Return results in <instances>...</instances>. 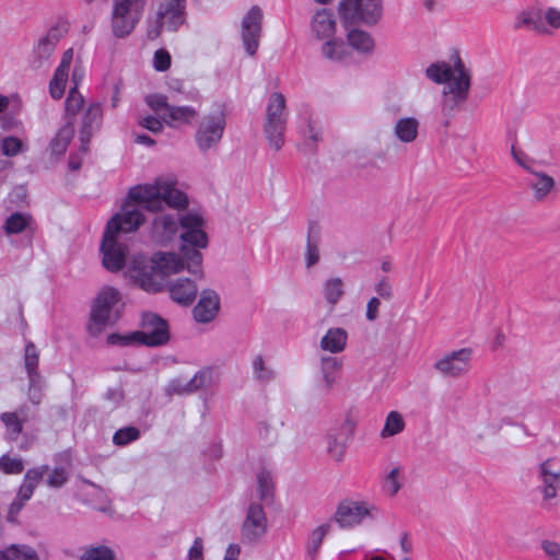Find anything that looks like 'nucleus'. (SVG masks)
<instances>
[{
    "label": "nucleus",
    "instance_id": "nucleus-31",
    "mask_svg": "<svg viewBox=\"0 0 560 560\" xmlns=\"http://www.w3.org/2000/svg\"><path fill=\"white\" fill-rule=\"evenodd\" d=\"M342 368V360L336 357L325 355L320 358V372L324 385L330 389L337 382V373Z\"/></svg>",
    "mask_w": 560,
    "mask_h": 560
},
{
    "label": "nucleus",
    "instance_id": "nucleus-41",
    "mask_svg": "<svg viewBox=\"0 0 560 560\" xmlns=\"http://www.w3.org/2000/svg\"><path fill=\"white\" fill-rule=\"evenodd\" d=\"M213 381V370L211 368H203L198 371L190 380V388H192L194 393L198 389L208 387L212 384Z\"/></svg>",
    "mask_w": 560,
    "mask_h": 560
},
{
    "label": "nucleus",
    "instance_id": "nucleus-19",
    "mask_svg": "<svg viewBox=\"0 0 560 560\" xmlns=\"http://www.w3.org/2000/svg\"><path fill=\"white\" fill-rule=\"evenodd\" d=\"M102 118L103 110L101 104L92 103L83 115L82 124L79 130V139L81 142L80 150L83 153L88 152L91 137L93 132L100 128Z\"/></svg>",
    "mask_w": 560,
    "mask_h": 560
},
{
    "label": "nucleus",
    "instance_id": "nucleus-2",
    "mask_svg": "<svg viewBox=\"0 0 560 560\" xmlns=\"http://www.w3.org/2000/svg\"><path fill=\"white\" fill-rule=\"evenodd\" d=\"M129 201L151 212L161 211L164 205L175 209H185L188 205L186 194L177 189L172 182L156 179L153 184L133 186L129 189L127 201L121 206L120 211L106 224L109 225L115 221V226L110 231L116 237L137 231L144 222L143 213Z\"/></svg>",
    "mask_w": 560,
    "mask_h": 560
},
{
    "label": "nucleus",
    "instance_id": "nucleus-17",
    "mask_svg": "<svg viewBox=\"0 0 560 560\" xmlns=\"http://www.w3.org/2000/svg\"><path fill=\"white\" fill-rule=\"evenodd\" d=\"M179 220L171 214L158 215L153 219L150 228L151 240L161 246L172 242L178 232Z\"/></svg>",
    "mask_w": 560,
    "mask_h": 560
},
{
    "label": "nucleus",
    "instance_id": "nucleus-4",
    "mask_svg": "<svg viewBox=\"0 0 560 560\" xmlns=\"http://www.w3.org/2000/svg\"><path fill=\"white\" fill-rule=\"evenodd\" d=\"M125 303L118 290L113 287H106L94 298L89 319L86 322V331L90 337L97 338L107 329L115 325L121 317Z\"/></svg>",
    "mask_w": 560,
    "mask_h": 560
},
{
    "label": "nucleus",
    "instance_id": "nucleus-30",
    "mask_svg": "<svg viewBox=\"0 0 560 560\" xmlns=\"http://www.w3.org/2000/svg\"><path fill=\"white\" fill-rule=\"evenodd\" d=\"M349 45L362 55H370L373 52L375 43L371 34L359 28H352L347 34Z\"/></svg>",
    "mask_w": 560,
    "mask_h": 560
},
{
    "label": "nucleus",
    "instance_id": "nucleus-43",
    "mask_svg": "<svg viewBox=\"0 0 560 560\" xmlns=\"http://www.w3.org/2000/svg\"><path fill=\"white\" fill-rule=\"evenodd\" d=\"M0 470L8 475H18L24 470V463L21 458L5 454L0 457Z\"/></svg>",
    "mask_w": 560,
    "mask_h": 560
},
{
    "label": "nucleus",
    "instance_id": "nucleus-20",
    "mask_svg": "<svg viewBox=\"0 0 560 560\" xmlns=\"http://www.w3.org/2000/svg\"><path fill=\"white\" fill-rule=\"evenodd\" d=\"M28 420V407L20 406L14 411H5L0 415V421L4 425V439L14 442L23 432V427Z\"/></svg>",
    "mask_w": 560,
    "mask_h": 560
},
{
    "label": "nucleus",
    "instance_id": "nucleus-33",
    "mask_svg": "<svg viewBox=\"0 0 560 560\" xmlns=\"http://www.w3.org/2000/svg\"><path fill=\"white\" fill-rule=\"evenodd\" d=\"M74 135V128L71 122L63 125L50 141L51 153L56 155L63 154L70 144Z\"/></svg>",
    "mask_w": 560,
    "mask_h": 560
},
{
    "label": "nucleus",
    "instance_id": "nucleus-63",
    "mask_svg": "<svg viewBox=\"0 0 560 560\" xmlns=\"http://www.w3.org/2000/svg\"><path fill=\"white\" fill-rule=\"evenodd\" d=\"M544 20L546 26L549 25L552 28H560V10L556 8H548L544 12Z\"/></svg>",
    "mask_w": 560,
    "mask_h": 560
},
{
    "label": "nucleus",
    "instance_id": "nucleus-22",
    "mask_svg": "<svg viewBox=\"0 0 560 560\" xmlns=\"http://www.w3.org/2000/svg\"><path fill=\"white\" fill-rule=\"evenodd\" d=\"M219 296L214 291H202L199 302L194 308V317L199 323H209L218 314Z\"/></svg>",
    "mask_w": 560,
    "mask_h": 560
},
{
    "label": "nucleus",
    "instance_id": "nucleus-46",
    "mask_svg": "<svg viewBox=\"0 0 560 560\" xmlns=\"http://www.w3.org/2000/svg\"><path fill=\"white\" fill-rule=\"evenodd\" d=\"M1 151L5 156H15L24 151V144L21 139L9 136L1 140Z\"/></svg>",
    "mask_w": 560,
    "mask_h": 560
},
{
    "label": "nucleus",
    "instance_id": "nucleus-44",
    "mask_svg": "<svg viewBox=\"0 0 560 560\" xmlns=\"http://www.w3.org/2000/svg\"><path fill=\"white\" fill-rule=\"evenodd\" d=\"M80 560H114V552L105 546L91 547L82 553Z\"/></svg>",
    "mask_w": 560,
    "mask_h": 560
},
{
    "label": "nucleus",
    "instance_id": "nucleus-15",
    "mask_svg": "<svg viewBox=\"0 0 560 560\" xmlns=\"http://www.w3.org/2000/svg\"><path fill=\"white\" fill-rule=\"evenodd\" d=\"M262 11L254 5L249 9L242 22V40L246 52L254 56L259 46L261 35Z\"/></svg>",
    "mask_w": 560,
    "mask_h": 560
},
{
    "label": "nucleus",
    "instance_id": "nucleus-64",
    "mask_svg": "<svg viewBox=\"0 0 560 560\" xmlns=\"http://www.w3.org/2000/svg\"><path fill=\"white\" fill-rule=\"evenodd\" d=\"M188 560H205L202 539L197 537L188 551Z\"/></svg>",
    "mask_w": 560,
    "mask_h": 560
},
{
    "label": "nucleus",
    "instance_id": "nucleus-1",
    "mask_svg": "<svg viewBox=\"0 0 560 560\" xmlns=\"http://www.w3.org/2000/svg\"><path fill=\"white\" fill-rule=\"evenodd\" d=\"M115 221L105 226L100 246L103 267L110 272L126 268L131 280L165 279L182 271L184 265L174 252L158 250L153 254L135 253L127 256L128 246L112 235Z\"/></svg>",
    "mask_w": 560,
    "mask_h": 560
},
{
    "label": "nucleus",
    "instance_id": "nucleus-28",
    "mask_svg": "<svg viewBox=\"0 0 560 560\" xmlns=\"http://www.w3.org/2000/svg\"><path fill=\"white\" fill-rule=\"evenodd\" d=\"M529 173L533 175V178L529 179L527 184L534 192V198L537 201L545 200L556 186L555 179L548 174L536 170H529Z\"/></svg>",
    "mask_w": 560,
    "mask_h": 560
},
{
    "label": "nucleus",
    "instance_id": "nucleus-37",
    "mask_svg": "<svg viewBox=\"0 0 560 560\" xmlns=\"http://www.w3.org/2000/svg\"><path fill=\"white\" fill-rule=\"evenodd\" d=\"M405 420L398 411H390L385 420L384 428L381 431L382 438L394 436L405 429Z\"/></svg>",
    "mask_w": 560,
    "mask_h": 560
},
{
    "label": "nucleus",
    "instance_id": "nucleus-45",
    "mask_svg": "<svg viewBox=\"0 0 560 560\" xmlns=\"http://www.w3.org/2000/svg\"><path fill=\"white\" fill-rule=\"evenodd\" d=\"M84 98L75 88H70L65 102L67 115L74 116L83 106Z\"/></svg>",
    "mask_w": 560,
    "mask_h": 560
},
{
    "label": "nucleus",
    "instance_id": "nucleus-59",
    "mask_svg": "<svg viewBox=\"0 0 560 560\" xmlns=\"http://www.w3.org/2000/svg\"><path fill=\"white\" fill-rule=\"evenodd\" d=\"M153 66L156 71H166L171 67V55L165 49H159L154 54Z\"/></svg>",
    "mask_w": 560,
    "mask_h": 560
},
{
    "label": "nucleus",
    "instance_id": "nucleus-18",
    "mask_svg": "<svg viewBox=\"0 0 560 560\" xmlns=\"http://www.w3.org/2000/svg\"><path fill=\"white\" fill-rule=\"evenodd\" d=\"M444 93L456 95L459 101H467L471 84V75L459 57L454 62V74Z\"/></svg>",
    "mask_w": 560,
    "mask_h": 560
},
{
    "label": "nucleus",
    "instance_id": "nucleus-58",
    "mask_svg": "<svg viewBox=\"0 0 560 560\" xmlns=\"http://www.w3.org/2000/svg\"><path fill=\"white\" fill-rule=\"evenodd\" d=\"M170 89L172 91H176L182 94L183 100L191 101V102H200L201 95L197 89H190L189 91H184L183 84L179 81H174L170 83Z\"/></svg>",
    "mask_w": 560,
    "mask_h": 560
},
{
    "label": "nucleus",
    "instance_id": "nucleus-50",
    "mask_svg": "<svg viewBox=\"0 0 560 560\" xmlns=\"http://www.w3.org/2000/svg\"><path fill=\"white\" fill-rule=\"evenodd\" d=\"M260 499L267 501L272 492V479L268 471H260L257 476Z\"/></svg>",
    "mask_w": 560,
    "mask_h": 560
},
{
    "label": "nucleus",
    "instance_id": "nucleus-27",
    "mask_svg": "<svg viewBox=\"0 0 560 560\" xmlns=\"http://www.w3.org/2000/svg\"><path fill=\"white\" fill-rule=\"evenodd\" d=\"M47 472V465L28 469L24 476L22 485L19 488L16 498L24 502L28 501L32 498L34 490L40 482L43 476Z\"/></svg>",
    "mask_w": 560,
    "mask_h": 560
},
{
    "label": "nucleus",
    "instance_id": "nucleus-16",
    "mask_svg": "<svg viewBox=\"0 0 560 560\" xmlns=\"http://www.w3.org/2000/svg\"><path fill=\"white\" fill-rule=\"evenodd\" d=\"M266 532L267 516L264 508L258 503H252L242 526V534L248 541H255L262 537Z\"/></svg>",
    "mask_w": 560,
    "mask_h": 560
},
{
    "label": "nucleus",
    "instance_id": "nucleus-26",
    "mask_svg": "<svg viewBox=\"0 0 560 560\" xmlns=\"http://www.w3.org/2000/svg\"><path fill=\"white\" fill-rule=\"evenodd\" d=\"M348 341V334L343 328L334 327L329 328L322 337L319 347L323 351L332 354L342 352L346 349Z\"/></svg>",
    "mask_w": 560,
    "mask_h": 560
},
{
    "label": "nucleus",
    "instance_id": "nucleus-12",
    "mask_svg": "<svg viewBox=\"0 0 560 560\" xmlns=\"http://www.w3.org/2000/svg\"><path fill=\"white\" fill-rule=\"evenodd\" d=\"M141 328L136 331L138 343L156 347L166 343L170 339L166 322L154 313H143Z\"/></svg>",
    "mask_w": 560,
    "mask_h": 560
},
{
    "label": "nucleus",
    "instance_id": "nucleus-24",
    "mask_svg": "<svg viewBox=\"0 0 560 560\" xmlns=\"http://www.w3.org/2000/svg\"><path fill=\"white\" fill-rule=\"evenodd\" d=\"M522 27H530L540 34L549 32L544 20V11L540 8H529L516 16L514 28Z\"/></svg>",
    "mask_w": 560,
    "mask_h": 560
},
{
    "label": "nucleus",
    "instance_id": "nucleus-10",
    "mask_svg": "<svg viewBox=\"0 0 560 560\" xmlns=\"http://www.w3.org/2000/svg\"><path fill=\"white\" fill-rule=\"evenodd\" d=\"M68 33V23L57 21L33 45L30 67L34 70L48 65L59 40Z\"/></svg>",
    "mask_w": 560,
    "mask_h": 560
},
{
    "label": "nucleus",
    "instance_id": "nucleus-60",
    "mask_svg": "<svg viewBox=\"0 0 560 560\" xmlns=\"http://www.w3.org/2000/svg\"><path fill=\"white\" fill-rule=\"evenodd\" d=\"M346 445L339 442L336 438L330 436L328 440V453L336 460L340 462L343 458Z\"/></svg>",
    "mask_w": 560,
    "mask_h": 560
},
{
    "label": "nucleus",
    "instance_id": "nucleus-14",
    "mask_svg": "<svg viewBox=\"0 0 560 560\" xmlns=\"http://www.w3.org/2000/svg\"><path fill=\"white\" fill-rule=\"evenodd\" d=\"M539 478L541 481L542 505L547 509L553 506L552 500L560 493V464L547 459L540 465Z\"/></svg>",
    "mask_w": 560,
    "mask_h": 560
},
{
    "label": "nucleus",
    "instance_id": "nucleus-52",
    "mask_svg": "<svg viewBox=\"0 0 560 560\" xmlns=\"http://www.w3.org/2000/svg\"><path fill=\"white\" fill-rule=\"evenodd\" d=\"M163 117L159 118L152 115L139 117L138 125L152 133H161L163 131Z\"/></svg>",
    "mask_w": 560,
    "mask_h": 560
},
{
    "label": "nucleus",
    "instance_id": "nucleus-55",
    "mask_svg": "<svg viewBox=\"0 0 560 560\" xmlns=\"http://www.w3.org/2000/svg\"><path fill=\"white\" fill-rule=\"evenodd\" d=\"M190 382L182 378H175L167 385L166 392L168 395H185L194 393L190 388Z\"/></svg>",
    "mask_w": 560,
    "mask_h": 560
},
{
    "label": "nucleus",
    "instance_id": "nucleus-40",
    "mask_svg": "<svg viewBox=\"0 0 560 560\" xmlns=\"http://www.w3.org/2000/svg\"><path fill=\"white\" fill-rule=\"evenodd\" d=\"M466 101L457 100L456 95L443 92L442 114L446 117V120L444 122L445 127L450 125V118L453 117L457 110H459V108Z\"/></svg>",
    "mask_w": 560,
    "mask_h": 560
},
{
    "label": "nucleus",
    "instance_id": "nucleus-47",
    "mask_svg": "<svg viewBox=\"0 0 560 560\" xmlns=\"http://www.w3.org/2000/svg\"><path fill=\"white\" fill-rule=\"evenodd\" d=\"M49 475L46 479V483L50 488H61L65 486L69 479V472L63 467H56L54 469H49Z\"/></svg>",
    "mask_w": 560,
    "mask_h": 560
},
{
    "label": "nucleus",
    "instance_id": "nucleus-54",
    "mask_svg": "<svg viewBox=\"0 0 560 560\" xmlns=\"http://www.w3.org/2000/svg\"><path fill=\"white\" fill-rule=\"evenodd\" d=\"M106 341L110 346H130L138 343V337L136 331L128 335L110 334L107 336Z\"/></svg>",
    "mask_w": 560,
    "mask_h": 560
},
{
    "label": "nucleus",
    "instance_id": "nucleus-13",
    "mask_svg": "<svg viewBox=\"0 0 560 560\" xmlns=\"http://www.w3.org/2000/svg\"><path fill=\"white\" fill-rule=\"evenodd\" d=\"M375 508L363 501L345 500L340 502L334 515V521L341 528H352L360 525L366 517H373Z\"/></svg>",
    "mask_w": 560,
    "mask_h": 560
},
{
    "label": "nucleus",
    "instance_id": "nucleus-57",
    "mask_svg": "<svg viewBox=\"0 0 560 560\" xmlns=\"http://www.w3.org/2000/svg\"><path fill=\"white\" fill-rule=\"evenodd\" d=\"M540 547L548 560H560V542L550 539H542Z\"/></svg>",
    "mask_w": 560,
    "mask_h": 560
},
{
    "label": "nucleus",
    "instance_id": "nucleus-42",
    "mask_svg": "<svg viewBox=\"0 0 560 560\" xmlns=\"http://www.w3.org/2000/svg\"><path fill=\"white\" fill-rule=\"evenodd\" d=\"M255 378L268 383L275 377V373L269 369L261 355H256L252 362Z\"/></svg>",
    "mask_w": 560,
    "mask_h": 560
},
{
    "label": "nucleus",
    "instance_id": "nucleus-6",
    "mask_svg": "<svg viewBox=\"0 0 560 560\" xmlns=\"http://www.w3.org/2000/svg\"><path fill=\"white\" fill-rule=\"evenodd\" d=\"M285 97L282 93L273 92L268 101L264 122V135L270 148L279 151L284 144L287 128Z\"/></svg>",
    "mask_w": 560,
    "mask_h": 560
},
{
    "label": "nucleus",
    "instance_id": "nucleus-36",
    "mask_svg": "<svg viewBox=\"0 0 560 560\" xmlns=\"http://www.w3.org/2000/svg\"><path fill=\"white\" fill-rule=\"evenodd\" d=\"M318 237H319L318 228L316 226L315 223H311L308 225L306 255H305V261H306L307 268L314 266L319 260V250H318V246H317Z\"/></svg>",
    "mask_w": 560,
    "mask_h": 560
},
{
    "label": "nucleus",
    "instance_id": "nucleus-21",
    "mask_svg": "<svg viewBox=\"0 0 560 560\" xmlns=\"http://www.w3.org/2000/svg\"><path fill=\"white\" fill-rule=\"evenodd\" d=\"M186 0H163L159 7L160 19L166 20V27L176 31L185 22Z\"/></svg>",
    "mask_w": 560,
    "mask_h": 560
},
{
    "label": "nucleus",
    "instance_id": "nucleus-34",
    "mask_svg": "<svg viewBox=\"0 0 560 560\" xmlns=\"http://www.w3.org/2000/svg\"><path fill=\"white\" fill-rule=\"evenodd\" d=\"M453 74L454 68L445 61L432 63L425 70L427 78L436 84L447 83Z\"/></svg>",
    "mask_w": 560,
    "mask_h": 560
},
{
    "label": "nucleus",
    "instance_id": "nucleus-48",
    "mask_svg": "<svg viewBox=\"0 0 560 560\" xmlns=\"http://www.w3.org/2000/svg\"><path fill=\"white\" fill-rule=\"evenodd\" d=\"M147 105L155 113L164 110L168 113L172 104L168 103V97L161 93L149 94L145 96Z\"/></svg>",
    "mask_w": 560,
    "mask_h": 560
},
{
    "label": "nucleus",
    "instance_id": "nucleus-39",
    "mask_svg": "<svg viewBox=\"0 0 560 560\" xmlns=\"http://www.w3.org/2000/svg\"><path fill=\"white\" fill-rule=\"evenodd\" d=\"M330 524L326 523L316 527L310 535L307 542V552L315 556L320 548L325 536L329 533Z\"/></svg>",
    "mask_w": 560,
    "mask_h": 560
},
{
    "label": "nucleus",
    "instance_id": "nucleus-56",
    "mask_svg": "<svg viewBox=\"0 0 560 560\" xmlns=\"http://www.w3.org/2000/svg\"><path fill=\"white\" fill-rule=\"evenodd\" d=\"M67 81L68 79H65L54 73L49 82V93L52 98L60 100L63 96Z\"/></svg>",
    "mask_w": 560,
    "mask_h": 560
},
{
    "label": "nucleus",
    "instance_id": "nucleus-61",
    "mask_svg": "<svg viewBox=\"0 0 560 560\" xmlns=\"http://www.w3.org/2000/svg\"><path fill=\"white\" fill-rule=\"evenodd\" d=\"M398 477H399V469L393 468L386 478L384 487H385V490L390 495L396 494L398 492V490L400 489V483L398 481Z\"/></svg>",
    "mask_w": 560,
    "mask_h": 560
},
{
    "label": "nucleus",
    "instance_id": "nucleus-3",
    "mask_svg": "<svg viewBox=\"0 0 560 560\" xmlns=\"http://www.w3.org/2000/svg\"><path fill=\"white\" fill-rule=\"evenodd\" d=\"M179 225L183 230L180 233L183 258L176 255L183 261L182 270L186 268L191 275L198 276L202 262V255L198 248H206L208 245V235L203 231L205 220L200 214L189 211L179 218Z\"/></svg>",
    "mask_w": 560,
    "mask_h": 560
},
{
    "label": "nucleus",
    "instance_id": "nucleus-23",
    "mask_svg": "<svg viewBox=\"0 0 560 560\" xmlns=\"http://www.w3.org/2000/svg\"><path fill=\"white\" fill-rule=\"evenodd\" d=\"M166 292L173 302L188 306L195 301L198 288L195 282H167Z\"/></svg>",
    "mask_w": 560,
    "mask_h": 560
},
{
    "label": "nucleus",
    "instance_id": "nucleus-62",
    "mask_svg": "<svg viewBox=\"0 0 560 560\" xmlns=\"http://www.w3.org/2000/svg\"><path fill=\"white\" fill-rule=\"evenodd\" d=\"M322 139L320 132L310 122L307 126L305 147L310 152L316 151V143Z\"/></svg>",
    "mask_w": 560,
    "mask_h": 560
},
{
    "label": "nucleus",
    "instance_id": "nucleus-29",
    "mask_svg": "<svg viewBox=\"0 0 560 560\" xmlns=\"http://www.w3.org/2000/svg\"><path fill=\"white\" fill-rule=\"evenodd\" d=\"M33 218L28 213L14 212L7 218L3 229L7 234H18L26 231L32 238L35 228H33Z\"/></svg>",
    "mask_w": 560,
    "mask_h": 560
},
{
    "label": "nucleus",
    "instance_id": "nucleus-25",
    "mask_svg": "<svg viewBox=\"0 0 560 560\" xmlns=\"http://www.w3.org/2000/svg\"><path fill=\"white\" fill-rule=\"evenodd\" d=\"M198 117V110L192 106L173 105L170 107L168 113H164L163 121L170 127H177L180 125H191Z\"/></svg>",
    "mask_w": 560,
    "mask_h": 560
},
{
    "label": "nucleus",
    "instance_id": "nucleus-8",
    "mask_svg": "<svg viewBox=\"0 0 560 560\" xmlns=\"http://www.w3.org/2000/svg\"><path fill=\"white\" fill-rule=\"evenodd\" d=\"M147 0H114L112 12L113 34L127 37L142 19Z\"/></svg>",
    "mask_w": 560,
    "mask_h": 560
},
{
    "label": "nucleus",
    "instance_id": "nucleus-11",
    "mask_svg": "<svg viewBox=\"0 0 560 560\" xmlns=\"http://www.w3.org/2000/svg\"><path fill=\"white\" fill-rule=\"evenodd\" d=\"M472 351L469 348L444 353L438 359L433 369L441 376L446 378H459L466 375L471 366Z\"/></svg>",
    "mask_w": 560,
    "mask_h": 560
},
{
    "label": "nucleus",
    "instance_id": "nucleus-38",
    "mask_svg": "<svg viewBox=\"0 0 560 560\" xmlns=\"http://www.w3.org/2000/svg\"><path fill=\"white\" fill-rule=\"evenodd\" d=\"M4 551L9 560H38L37 552L26 545H12Z\"/></svg>",
    "mask_w": 560,
    "mask_h": 560
},
{
    "label": "nucleus",
    "instance_id": "nucleus-51",
    "mask_svg": "<svg viewBox=\"0 0 560 560\" xmlns=\"http://www.w3.org/2000/svg\"><path fill=\"white\" fill-rule=\"evenodd\" d=\"M43 388H44V380L43 377H28V399L32 404L38 405L42 400L43 396Z\"/></svg>",
    "mask_w": 560,
    "mask_h": 560
},
{
    "label": "nucleus",
    "instance_id": "nucleus-5",
    "mask_svg": "<svg viewBox=\"0 0 560 560\" xmlns=\"http://www.w3.org/2000/svg\"><path fill=\"white\" fill-rule=\"evenodd\" d=\"M312 32L317 39H327L322 46V54L332 61H340L346 55V46L335 39L336 21L334 13L327 9L317 11L312 19Z\"/></svg>",
    "mask_w": 560,
    "mask_h": 560
},
{
    "label": "nucleus",
    "instance_id": "nucleus-7",
    "mask_svg": "<svg viewBox=\"0 0 560 560\" xmlns=\"http://www.w3.org/2000/svg\"><path fill=\"white\" fill-rule=\"evenodd\" d=\"M226 128V115L223 109L205 115L195 131V142L201 153H207L219 147Z\"/></svg>",
    "mask_w": 560,
    "mask_h": 560
},
{
    "label": "nucleus",
    "instance_id": "nucleus-35",
    "mask_svg": "<svg viewBox=\"0 0 560 560\" xmlns=\"http://www.w3.org/2000/svg\"><path fill=\"white\" fill-rule=\"evenodd\" d=\"M38 363H39V350L32 342L27 341L24 348V368L28 377H42L38 372Z\"/></svg>",
    "mask_w": 560,
    "mask_h": 560
},
{
    "label": "nucleus",
    "instance_id": "nucleus-49",
    "mask_svg": "<svg viewBox=\"0 0 560 560\" xmlns=\"http://www.w3.org/2000/svg\"><path fill=\"white\" fill-rule=\"evenodd\" d=\"M139 438V430L133 427L119 429L113 436L116 445H127Z\"/></svg>",
    "mask_w": 560,
    "mask_h": 560
},
{
    "label": "nucleus",
    "instance_id": "nucleus-32",
    "mask_svg": "<svg viewBox=\"0 0 560 560\" xmlns=\"http://www.w3.org/2000/svg\"><path fill=\"white\" fill-rule=\"evenodd\" d=\"M419 122L413 117L400 118L394 127L395 136L404 143H410L417 139Z\"/></svg>",
    "mask_w": 560,
    "mask_h": 560
},
{
    "label": "nucleus",
    "instance_id": "nucleus-9",
    "mask_svg": "<svg viewBox=\"0 0 560 560\" xmlns=\"http://www.w3.org/2000/svg\"><path fill=\"white\" fill-rule=\"evenodd\" d=\"M338 13L346 26L358 23L375 25L382 16L381 0H340Z\"/></svg>",
    "mask_w": 560,
    "mask_h": 560
},
{
    "label": "nucleus",
    "instance_id": "nucleus-53",
    "mask_svg": "<svg viewBox=\"0 0 560 560\" xmlns=\"http://www.w3.org/2000/svg\"><path fill=\"white\" fill-rule=\"evenodd\" d=\"M342 294H343V290L341 288V282H326L325 283L324 295L329 304H331V305L336 304Z\"/></svg>",
    "mask_w": 560,
    "mask_h": 560
}]
</instances>
